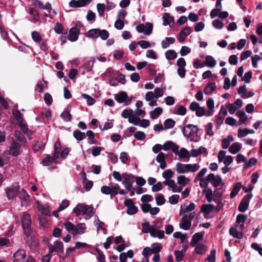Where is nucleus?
Masks as SVG:
<instances>
[{"mask_svg": "<svg viewBox=\"0 0 262 262\" xmlns=\"http://www.w3.org/2000/svg\"><path fill=\"white\" fill-rule=\"evenodd\" d=\"M61 151V144L59 141H56L54 143V153L53 158L54 159L59 158Z\"/></svg>", "mask_w": 262, "mask_h": 262, "instance_id": "36", "label": "nucleus"}, {"mask_svg": "<svg viewBox=\"0 0 262 262\" xmlns=\"http://www.w3.org/2000/svg\"><path fill=\"white\" fill-rule=\"evenodd\" d=\"M32 39L35 42H39L41 40V36L36 31H34L31 33Z\"/></svg>", "mask_w": 262, "mask_h": 262, "instance_id": "60", "label": "nucleus"}, {"mask_svg": "<svg viewBox=\"0 0 262 262\" xmlns=\"http://www.w3.org/2000/svg\"><path fill=\"white\" fill-rule=\"evenodd\" d=\"M165 57L167 60H173L177 57V54L173 50H169L165 53Z\"/></svg>", "mask_w": 262, "mask_h": 262, "instance_id": "40", "label": "nucleus"}, {"mask_svg": "<svg viewBox=\"0 0 262 262\" xmlns=\"http://www.w3.org/2000/svg\"><path fill=\"white\" fill-rule=\"evenodd\" d=\"M234 138L232 136L228 135L227 138H224L222 141V146L223 149H227L230 145V143L233 141Z\"/></svg>", "mask_w": 262, "mask_h": 262, "instance_id": "35", "label": "nucleus"}, {"mask_svg": "<svg viewBox=\"0 0 262 262\" xmlns=\"http://www.w3.org/2000/svg\"><path fill=\"white\" fill-rule=\"evenodd\" d=\"M227 115V111L226 108L224 105H222L216 121L217 125H221L223 123L225 117Z\"/></svg>", "mask_w": 262, "mask_h": 262, "instance_id": "19", "label": "nucleus"}, {"mask_svg": "<svg viewBox=\"0 0 262 262\" xmlns=\"http://www.w3.org/2000/svg\"><path fill=\"white\" fill-rule=\"evenodd\" d=\"M177 155L180 159H184V161H188L190 159V154L189 151L185 148L182 147L179 151L178 149V152L174 153Z\"/></svg>", "mask_w": 262, "mask_h": 262, "instance_id": "18", "label": "nucleus"}, {"mask_svg": "<svg viewBox=\"0 0 262 262\" xmlns=\"http://www.w3.org/2000/svg\"><path fill=\"white\" fill-rule=\"evenodd\" d=\"M21 146L22 145L15 141L12 142L9 147V154L13 157L18 156L20 154Z\"/></svg>", "mask_w": 262, "mask_h": 262, "instance_id": "13", "label": "nucleus"}, {"mask_svg": "<svg viewBox=\"0 0 262 262\" xmlns=\"http://www.w3.org/2000/svg\"><path fill=\"white\" fill-rule=\"evenodd\" d=\"M242 187V184L241 182H237L236 183V184L234 185L233 190H232L230 196L231 199H233L234 197H235L239 190H241V188Z\"/></svg>", "mask_w": 262, "mask_h": 262, "instance_id": "39", "label": "nucleus"}, {"mask_svg": "<svg viewBox=\"0 0 262 262\" xmlns=\"http://www.w3.org/2000/svg\"><path fill=\"white\" fill-rule=\"evenodd\" d=\"M154 95L155 98L156 99H158L160 97H161L164 94L163 90L160 88H156L154 90Z\"/></svg>", "mask_w": 262, "mask_h": 262, "instance_id": "63", "label": "nucleus"}, {"mask_svg": "<svg viewBox=\"0 0 262 262\" xmlns=\"http://www.w3.org/2000/svg\"><path fill=\"white\" fill-rule=\"evenodd\" d=\"M150 236L153 237H158L159 239H162L164 237V232L163 230H158L155 227L151 230Z\"/></svg>", "mask_w": 262, "mask_h": 262, "instance_id": "30", "label": "nucleus"}, {"mask_svg": "<svg viewBox=\"0 0 262 262\" xmlns=\"http://www.w3.org/2000/svg\"><path fill=\"white\" fill-rule=\"evenodd\" d=\"M163 109L161 107H157L154 109V111L150 112V118L152 119H155L158 118V117L162 113Z\"/></svg>", "mask_w": 262, "mask_h": 262, "instance_id": "34", "label": "nucleus"}, {"mask_svg": "<svg viewBox=\"0 0 262 262\" xmlns=\"http://www.w3.org/2000/svg\"><path fill=\"white\" fill-rule=\"evenodd\" d=\"M14 136L18 141L20 142V145H25L26 143V140L24 135L18 130H16L14 132Z\"/></svg>", "mask_w": 262, "mask_h": 262, "instance_id": "29", "label": "nucleus"}, {"mask_svg": "<svg viewBox=\"0 0 262 262\" xmlns=\"http://www.w3.org/2000/svg\"><path fill=\"white\" fill-rule=\"evenodd\" d=\"M196 213L195 212H191L188 214H185L182 217L181 222L179 224L180 227L185 230H188L191 225V221L195 217Z\"/></svg>", "mask_w": 262, "mask_h": 262, "instance_id": "7", "label": "nucleus"}, {"mask_svg": "<svg viewBox=\"0 0 262 262\" xmlns=\"http://www.w3.org/2000/svg\"><path fill=\"white\" fill-rule=\"evenodd\" d=\"M138 43L142 49H146L150 46H154L155 45V42H153L151 45H150L148 41L144 40L139 41Z\"/></svg>", "mask_w": 262, "mask_h": 262, "instance_id": "54", "label": "nucleus"}, {"mask_svg": "<svg viewBox=\"0 0 262 262\" xmlns=\"http://www.w3.org/2000/svg\"><path fill=\"white\" fill-rule=\"evenodd\" d=\"M213 128V124L211 123H208L205 126V131L206 132V134L210 137H212L214 135V132L212 130Z\"/></svg>", "mask_w": 262, "mask_h": 262, "instance_id": "47", "label": "nucleus"}, {"mask_svg": "<svg viewBox=\"0 0 262 262\" xmlns=\"http://www.w3.org/2000/svg\"><path fill=\"white\" fill-rule=\"evenodd\" d=\"M18 196L20 199L23 206H27L28 205L30 201V196L24 189L22 188L19 190Z\"/></svg>", "mask_w": 262, "mask_h": 262, "instance_id": "14", "label": "nucleus"}, {"mask_svg": "<svg viewBox=\"0 0 262 262\" xmlns=\"http://www.w3.org/2000/svg\"><path fill=\"white\" fill-rule=\"evenodd\" d=\"M60 117L65 121L68 122L71 120V115L68 111H64L61 115Z\"/></svg>", "mask_w": 262, "mask_h": 262, "instance_id": "64", "label": "nucleus"}, {"mask_svg": "<svg viewBox=\"0 0 262 262\" xmlns=\"http://www.w3.org/2000/svg\"><path fill=\"white\" fill-rule=\"evenodd\" d=\"M92 0H72L69 3V6L72 8L84 7L90 4Z\"/></svg>", "mask_w": 262, "mask_h": 262, "instance_id": "15", "label": "nucleus"}, {"mask_svg": "<svg viewBox=\"0 0 262 262\" xmlns=\"http://www.w3.org/2000/svg\"><path fill=\"white\" fill-rule=\"evenodd\" d=\"M19 190L16 187L8 188L6 189L7 196L8 199H13L16 196H18V192Z\"/></svg>", "mask_w": 262, "mask_h": 262, "instance_id": "23", "label": "nucleus"}, {"mask_svg": "<svg viewBox=\"0 0 262 262\" xmlns=\"http://www.w3.org/2000/svg\"><path fill=\"white\" fill-rule=\"evenodd\" d=\"M187 164H183L181 163H178L176 165L175 169L178 173H185L189 172Z\"/></svg>", "mask_w": 262, "mask_h": 262, "instance_id": "26", "label": "nucleus"}, {"mask_svg": "<svg viewBox=\"0 0 262 262\" xmlns=\"http://www.w3.org/2000/svg\"><path fill=\"white\" fill-rule=\"evenodd\" d=\"M29 14L31 16V21L35 24L38 22L40 19V17L37 11L33 8H30L28 11Z\"/></svg>", "mask_w": 262, "mask_h": 262, "instance_id": "25", "label": "nucleus"}, {"mask_svg": "<svg viewBox=\"0 0 262 262\" xmlns=\"http://www.w3.org/2000/svg\"><path fill=\"white\" fill-rule=\"evenodd\" d=\"M54 246L56 251V252L59 253H62L63 251V245L61 242H56Z\"/></svg>", "mask_w": 262, "mask_h": 262, "instance_id": "59", "label": "nucleus"}, {"mask_svg": "<svg viewBox=\"0 0 262 262\" xmlns=\"http://www.w3.org/2000/svg\"><path fill=\"white\" fill-rule=\"evenodd\" d=\"M142 231L144 233H148L150 234L151 230L154 228V226L152 225H150L149 223L147 222L146 223H144L142 224Z\"/></svg>", "mask_w": 262, "mask_h": 262, "instance_id": "38", "label": "nucleus"}, {"mask_svg": "<svg viewBox=\"0 0 262 262\" xmlns=\"http://www.w3.org/2000/svg\"><path fill=\"white\" fill-rule=\"evenodd\" d=\"M163 149L167 151L171 149L173 153L178 152L179 146L171 141L166 142L163 145Z\"/></svg>", "mask_w": 262, "mask_h": 262, "instance_id": "16", "label": "nucleus"}, {"mask_svg": "<svg viewBox=\"0 0 262 262\" xmlns=\"http://www.w3.org/2000/svg\"><path fill=\"white\" fill-rule=\"evenodd\" d=\"M115 100L119 103H123L124 105H128L132 102L134 97H128L126 92L122 91L114 95Z\"/></svg>", "mask_w": 262, "mask_h": 262, "instance_id": "8", "label": "nucleus"}, {"mask_svg": "<svg viewBox=\"0 0 262 262\" xmlns=\"http://www.w3.org/2000/svg\"><path fill=\"white\" fill-rule=\"evenodd\" d=\"M73 136L78 141H80L86 137L85 133L81 132L78 129H76L74 131Z\"/></svg>", "mask_w": 262, "mask_h": 262, "instance_id": "37", "label": "nucleus"}, {"mask_svg": "<svg viewBox=\"0 0 262 262\" xmlns=\"http://www.w3.org/2000/svg\"><path fill=\"white\" fill-rule=\"evenodd\" d=\"M212 26L216 29H221L224 27V23L220 19H216L212 21Z\"/></svg>", "mask_w": 262, "mask_h": 262, "instance_id": "57", "label": "nucleus"}, {"mask_svg": "<svg viewBox=\"0 0 262 262\" xmlns=\"http://www.w3.org/2000/svg\"><path fill=\"white\" fill-rule=\"evenodd\" d=\"M79 34V30L77 27L72 28L69 32L68 39L72 42L76 41L78 38Z\"/></svg>", "mask_w": 262, "mask_h": 262, "instance_id": "21", "label": "nucleus"}, {"mask_svg": "<svg viewBox=\"0 0 262 262\" xmlns=\"http://www.w3.org/2000/svg\"><path fill=\"white\" fill-rule=\"evenodd\" d=\"M93 207L84 204H78L74 208L73 212L76 216L84 215L85 220H89L94 215Z\"/></svg>", "mask_w": 262, "mask_h": 262, "instance_id": "2", "label": "nucleus"}, {"mask_svg": "<svg viewBox=\"0 0 262 262\" xmlns=\"http://www.w3.org/2000/svg\"><path fill=\"white\" fill-rule=\"evenodd\" d=\"M21 224L26 234L27 235H30L31 233V220L29 214H24L21 217Z\"/></svg>", "mask_w": 262, "mask_h": 262, "instance_id": "11", "label": "nucleus"}, {"mask_svg": "<svg viewBox=\"0 0 262 262\" xmlns=\"http://www.w3.org/2000/svg\"><path fill=\"white\" fill-rule=\"evenodd\" d=\"M206 260L208 262H215L216 251L213 249L211 251L210 255L207 257Z\"/></svg>", "mask_w": 262, "mask_h": 262, "instance_id": "58", "label": "nucleus"}, {"mask_svg": "<svg viewBox=\"0 0 262 262\" xmlns=\"http://www.w3.org/2000/svg\"><path fill=\"white\" fill-rule=\"evenodd\" d=\"M88 137V139L90 140V144H96L97 142L96 140L95 139V134L92 130H88L86 135Z\"/></svg>", "mask_w": 262, "mask_h": 262, "instance_id": "46", "label": "nucleus"}, {"mask_svg": "<svg viewBox=\"0 0 262 262\" xmlns=\"http://www.w3.org/2000/svg\"><path fill=\"white\" fill-rule=\"evenodd\" d=\"M203 234L200 232L196 233L192 236L191 242V246L194 247L199 242L203 239Z\"/></svg>", "mask_w": 262, "mask_h": 262, "instance_id": "28", "label": "nucleus"}, {"mask_svg": "<svg viewBox=\"0 0 262 262\" xmlns=\"http://www.w3.org/2000/svg\"><path fill=\"white\" fill-rule=\"evenodd\" d=\"M173 176V172L171 169H167L162 173L163 177L165 180H170Z\"/></svg>", "mask_w": 262, "mask_h": 262, "instance_id": "55", "label": "nucleus"}, {"mask_svg": "<svg viewBox=\"0 0 262 262\" xmlns=\"http://www.w3.org/2000/svg\"><path fill=\"white\" fill-rule=\"evenodd\" d=\"M187 167H188L189 172L191 171L192 172L196 171L200 168V166L198 163L194 164L193 165L191 164H187Z\"/></svg>", "mask_w": 262, "mask_h": 262, "instance_id": "62", "label": "nucleus"}, {"mask_svg": "<svg viewBox=\"0 0 262 262\" xmlns=\"http://www.w3.org/2000/svg\"><path fill=\"white\" fill-rule=\"evenodd\" d=\"M214 207L212 204H204L202 206L201 211L204 213L209 214L213 211Z\"/></svg>", "mask_w": 262, "mask_h": 262, "instance_id": "41", "label": "nucleus"}, {"mask_svg": "<svg viewBox=\"0 0 262 262\" xmlns=\"http://www.w3.org/2000/svg\"><path fill=\"white\" fill-rule=\"evenodd\" d=\"M216 89V84L214 82L209 83L204 89V92L205 94H210Z\"/></svg>", "mask_w": 262, "mask_h": 262, "instance_id": "43", "label": "nucleus"}, {"mask_svg": "<svg viewBox=\"0 0 262 262\" xmlns=\"http://www.w3.org/2000/svg\"><path fill=\"white\" fill-rule=\"evenodd\" d=\"M174 42L175 39L173 37H166L161 41V46L162 48L166 49L169 47L170 45L174 43Z\"/></svg>", "mask_w": 262, "mask_h": 262, "instance_id": "33", "label": "nucleus"}, {"mask_svg": "<svg viewBox=\"0 0 262 262\" xmlns=\"http://www.w3.org/2000/svg\"><path fill=\"white\" fill-rule=\"evenodd\" d=\"M216 64L214 58L210 55H207L205 58V65L209 68H214Z\"/></svg>", "mask_w": 262, "mask_h": 262, "instance_id": "32", "label": "nucleus"}, {"mask_svg": "<svg viewBox=\"0 0 262 262\" xmlns=\"http://www.w3.org/2000/svg\"><path fill=\"white\" fill-rule=\"evenodd\" d=\"M236 115L239 118L240 121L243 123L245 122L247 119V116L243 111H237L236 113Z\"/></svg>", "mask_w": 262, "mask_h": 262, "instance_id": "56", "label": "nucleus"}, {"mask_svg": "<svg viewBox=\"0 0 262 262\" xmlns=\"http://www.w3.org/2000/svg\"><path fill=\"white\" fill-rule=\"evenodd\" d=\"M26 252L24 250L19 249L13 255L15 262H24L26 258Z\"/></svg>", "mask_w": 262, "mask_h": 262, "instance_id": "17", "label": "nucleus"}, {"mask_svg": "<svg viewBox=\"0 0 262 262\" xmlns=\"http://www.w3.org/2000/svg\"><path fill=\"white\" fill-rule=\"evenodd\" d=\"M247 216L246 214H239L236 217V221L235 226H237V225L241 224H244L247 220Z\"/></svg>", "mask_w": 262, "mask_h": 262, "instance_id": "44", "label": "nucleus"}, {"mask_svg": "<svg viewBox=\"0 0 262 262\" xmlns=\"http://www.w3.org/2000/svg\"><path fill=\"white\" fill-rule=\"evenodd\" d=\"M167 156L162 152H160L156 157V161L160 163V168L164 169L167 166L166 158Z\"/></svg>", "mask_w": 262, "mask_h": 262, "instance_id": "20", "label": "nucleus"}, {"mask_svg": "<svg viewBox=\"0 0 262 262\" xmlns=\"http://www.w3.org/2000/svg\"><path fill=\"white\" fill-rule=\"evenodd\" d=\"M153 25L151 23H146L145 24H141L137 26L136 30L139 33L149 35L152 32Z\"/></svg>", "mask_w": 262, "mask_h": 262, "instance_id": "12", "label": "nucleus"}, {"mask_svg": "<svg viewBox=\"0 0 262 262\" xmlns=\"http://www.w3.org/2000/svg\"><path fill=\"white\" fill-rule=\"evenodd\" d=\"M195 206L193 203H190L185 209L182 210L181 209L180 215H181L182 213H185L188 212H191L195 209Z\"/></svg>", "mask_w": 262, "mask_h": 262, "instance_id": "45", "label": "nucleus"}, {"mask_svg": "<svg viewBox=\"0 0 262 262\" xmlns=\"http://www.w3.org/2000/svg\"><path fill=\"white\" fill-rule=\"evenodd\" d=\"M65 229L73 235H81L86 232V225L84 223L74 225L70 222L63 223Z\"/></svg>", "mask_w": 262, "mask_h": 262, "instance_id": "1", "label": "nucleus"}, {"mask_svg": "<svg viewBox=\"0 0 262 262\" xmlns=\"http://www.w3.org/2000/svg\"><path fill=\"white\" fill-rule=\"evenodd\" d=\"M190 182L189 179L184 176H180L177 178V183L182 187H185Z\"/></svg>", "mask_w": 262, "mask_h": 262, "instance_id": "31", "label": "nucleus"}, {"mask_svg": "<svg viewBox=\"0 0 262 262\" xmlns=\"http://www.w3.org/2000/svg\"><path fill=\"white\" fill-rule=\"evenodd\" d=\"M206 104L208 107L206 116L209 117L211 116L214 111V102L213 99L211 98H209L207 101Z\"/></svg>", "mask_w": 262, "mask_h": 262, "instance_id": "24", "label": "nucleus"}, {"mask_svg": "<svg viewBox=\"0 0 262 262\" xmlns=\"http://www.w3.org/2000/svg\"><path fill=\"white\" fill-rule=\"evenodd\" d=\"M155 199L156 204L159 206L163 205L165 202V199L164 198V196L161 193L158 194L156 196Z\"/></svg>", "mask_w": 262, "mask_h": 262, "instance_id": "49", "label": "nucleus"}, {"mask_svg": "<svg viewBox=\"0 0 262 262\" xmlns=\"http://www.w3.org/2000/svg\"><path fill=\"white\" fill-rule=\"evenodd\" d=\"M205 247L203 244H199L195 248V252L198 254L203 255L205 252Z\"/></svg>", "mask_w": 262, "mask_h": 262, "instance_id": "61", "label": "nucleus"}, {"mask_svg": "<svg viewBox=\"0 0 262 262\" xmlns=\"http://www.w3.org/2000/svg\"><path fill=\"white\" fill-rule=\"evenodd\" d=\"M175 124V122L171 119H166L164 123L165 129L172 128Z\"/></svg>", "mask_w": 262, "mask_h": 262, "instance_id": "53", "label": "nucleus"}, {"mask_svg": "<svg viewBox=\"0 0 262 262\" xmlns=\"http://www.w3.org/2000/svg\"><path fill=\"white\" fill-rule=\"evenodd\" d=\"M163 25H169L171 23H173L174 18L173 17L170 16L168 13H165L163 16Z\"/></svg>", "mask_w": 262, "mask_h": 262, "instance_id": "42", "label": "nucleus"}, {"mask_svg": "<svg viewBox=\"0 0 262 262\" xmlns=\"http://www.w3.org/2000/svg\"><path fill=\"white\" fill-rule=\"evenodd\" d=\"M86 36L92 38L100 37L102 40H106L109 37V33L105 29H92L86 33Z\"/></svg>", "mask_w": 262, "mask_h": 262, "instance_id": "6", "label": "nucleus"}, {"mask_svg": "<svg viewBox=\"0 0 262 262\" xmlns=\"http://www.w3.org/2000/svg\"><path fill=\"white\" fill-rule=\"evenodd\" d=\"M225 190V188L221 187L215 189L213 193L210 188L205 189L204 192L208 202H211L213 201L215 203H220L222 201V194Z\"/></svg>", "mask_w": 262, "mask_h": 262, "instance_id": "3", "label": "nucleus"}, {"mask_svg": "<svg viewBox=\"0 0 262 262\" xmlns=\"http://www.w3.org/2000/svg\"><path fill=\"white\" fill-rule=\"evenodd\" d=\"M257 159L255 158H250L248 162L244 164V168L247 169L254 165L257 163Z\"/></svg>", "mask_w": 262, "mask_h": 262, "instance_id": "50", "label": "nucleus"}, {"mask_svg": "<svg viewBox=\"0 0 262 262\" xmlns=\"http://www.w3.org/2000/svg\"><path fill=\"white\" fill-rule=\"evenodd\" d=\"M242 145L241 143L236 142L233 143L229 148V151L232 154H236L242 148Z\"/></svg>", "mask_w": 262, "mask_h": 262, "instance_id": "27", "label": "nucleus"}, {"mask_svg": "<svg viewBox=\"0 0 262 262\" xmlns=\"http://www.w3.org/2000/svg\"><path fill=\"white\" fill-rule=\"evenodd\" d=\"M82 97L86 100L87 104L89 105H92L95 102V100L86 94H82Z\"/></svg>", "mask_w": 262, "mask_h": 262, "instance_id": "51", "label": "nucleus"}, {"mask_svg": "<svg viewBox=\"0 0 262 262\" xmlns=\"http://www.w3.org/2000/svg\"><path fill=\"white\" fill-rule=\"evenodd\" d=\"M192 30L189 27H185L179 33V41L180 42H183L187 36L189 35L191 32Z\"/></svg>", "mask_w": 262, "mask_h": 262, "instance_id": "22", "label": "nucleus"}, {"mask_svg": "<svg viewBox=\"0 0 262 262\" xmlns=\"http://www.w3.org/2000/svg\"><path fill=\"white\" fill-rule=\"evenodd\" d=\"M101 192L106 195H110L111 198L117 195L118 193L124 195L127 193L123 189H120L119 185L117 183L112 184L110 186H103L101 188Z\"/></svg>", "mask_w": 262, "mask_h": 262, "instance_id": "5", "label": "nucleus"}, {"mask_svg": "<svg viewBox=\"0 0 262 262\" xmlns=\"http://www.w3.org/2000/svg\"><path fill=\"white\" fill-rule=\"evenodd\" d=\"M13 114L15 119L17 120L18 123H20L21 122H23L24 119L23 118L22 114L19 110L13 111Z\"/></svg>", "mask_w": 262, "mask_h": 262, "instance_id": "48", "label": "nucleus"}, {"mask_svg": "<svg viewBox=\"0 0 262 262\" xmlns=\"http://www.w3.org/2000/svg\"><path fill=\"white\" fill-rule=\"evenodd\" d=\"M199 128L193 124H187L184 126L182 133L184 137L190 141L197 142L199 140Z\"/></svg>", "mask_w": 262, "mask_h": 262, "instance_id": "4", "label": "nucleus"}, {"mask_svg": "<svg viewBox=\"0 0 262 262\" xmlns=\"http://www.w3.org/2000/svg\"><path fill=\"white\" fill-rule=\"evenodd\" d=\"M95 222L96 223V226L97 228V230L99 232L100 230H102L104 232V223L101 222L98 217H96L95 219Z\"/></svg>", "mask_w": 262, "mask_h": 262, "instance_id": "52", "label": "nucleus"}, {"mask_svg": "<svg viewBox=\"0 0 262 262\" xmlns=\"http://www.w3.org/2000/svg\"><path fill=\"white\" fill-rule=\"evenodd\" d=\"M122 178L123 179L122 184L124 185L125 188L128 191H130L135 182V176L131 173L125 172L122 173Z\"/></svg>", "mask_w": 262, "mask_h": 262, "instance_id": "10", "label": "nucleus"}, {"mask_svg": "<svg viewBox=\"0 0 262 262\" xmlns=\"http://www.w3.org/2000/svg\"><path fill=\"white\" fill-rule=\"evenodd\" d=\"M133 111L131 108H127L123 110L121 116L125 119H128V122L135 125H138L140 118L136 117L133 114Z\"/></svg>", "mask_w": 262, "mask_h": 262, "instance_id": "9", "label": "nucleus"}]
</instances>
